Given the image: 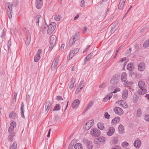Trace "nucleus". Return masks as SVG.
Segmentation results:
<instances>
[{
	"mask_svg": "<svg viewBox=\"0 0 149 149\" xmlns=\"http://www.w3.org/2000/svg\"><path fill=\"white\" fill-rule=\"evenodd\" d=\"M14 128L9 127V128L8 129V132L9 133H10V134H14V133H13V132L14 131Z\"/></svg>",
	"mask_w": 149,
	"mask_h": 149,
	"instance_id": "obj_50",
	"label": "nucleus"
},
{
	"mask_svg": "<svg viewBox=\"0 0 149 149\" xmlns=\"http://www.w3.org/2000/svg\"><path fill=\"white\" fill-rule=\"evenodd\" d=\"M118 81L119 77L117 75H115L113 76L110 81L111 84H117Z\"/></svg>",
	"mask_w": 149,
	"mask_h": 149,
	"instance_id": "obj_5",
	"label": "nucleus"
},
{
	"mask_svg": "<svg viewBox=\"0 0 149 149\" xmlns=\"http://www.w3.org/2000/svg\"><path fill=\"white\" fill-rule=\"evenodd\" d=\"M42 50L41 49H38L37 54L34 57V61L37 62L40 58V55L42 53Z\"/></svg>",
	"mask_w": 149,
	"mask_h": 149,
	"instance_id": "obj_7",
	"label": "nucleus"
},
{
	"mask_svg": "<svg viewBox=\"0 0 149 149\" xmlns=\"http://www.w3.org/2000/svg\"><path fill=\"white\" fill-rule=\"evenodd\" d=\"M145 64L143 62L139 63L138 65V70L140 71H142L145 69Z\"/></svg>",
	"mask_w": 149,
	"mask_h": 149,
	"instance_id": "obj_13",
	"label": "nucleus"
},
{
	"mask_svg": "<svg viewBox=\"0 0 149 149\" xmlns=\"http://www.w3.org/2000/svg\"><path fill=\"white\" fill-rule=\"evenodd\" d=\"M120 105L124 108H126L127 107V105L125 102L123 100H120L119 101Z\"/></svg>",
	"mask_w": 149,
	"mask_h": 149,
	"instance_id": "obj_26",
	"label": "nucleus"
},
{
	"mask_svg": "<svg viewBox=\"0 0 149 149\" xmlns=\"http://www.w3.org/2000/svg\"><path fill=\"white\" fill-rule=\"evenodd\" d=\"M97 126L98 128L101 130H103L104 128V124L101 123H98L97 125Z\"/></svg>",
	"mask_w": 149,
	"mask_h": 149,
	"instance_id": "obj_31",
	"label": "nucleus"
},
{
	"mask_svg": "<svg viewBox=\"0 0 149 149\" xmlns=\"http://www.w3.org/2000/svg\"><path fill=\"white\" fill-rule=\"evenodd\" d=\"M84 141L86 143L87 147L92 144V142L89 141L88 139H84Z\"/></svg>",
	"mask_w": 149,
	"mask_h": 149,
	"instance_id": "obj_46",
	"label": "nucleus"
},
{
	"mask_svg": "<svg viewBox=\"0 0 149 149\" xmlns=\"http://www.w3.org/2000/svg\"><path fill=\"white\" fill-rule=\"evenodd\" d=\"M128 96V90L125 89L123 92L122 97L123 99L126 100Z\"/></svg>",
	"mask_w": 149,
	"mask_h": 149,
	"instance_id": "obj_18",
	"label": "nucleus"
},
{
	"mask_svg": "<svg viewBox=\"0 0 149 149\" xmlns=\"http://www.w3.org/2000/svg\"><path fill=\"white\" fill-rule=\"evenodd\" d=\"M80 103L79 100L78 99H76L74 101L72 104L73 108H77L79 106Z\"/></svg>",
	"mask_w": 149,
	"mask_h": 149,
	"instance_id": "obj_12",
	"label": "nucleus"
},
{
	"mask_svg": "<svg viewBox=\"0 0 149 149\" xmlns=\"http://www.w3.org/2000/svg\"><path fill=\"white\" fill-rule=\"evenodd\" d=\"M113 141L114 144H116L118 142V139L117 137H115L113 138Z\"/></svg>",
	"mask_w": 149,
	"mask_h": 149,
	"instance_id": "obj_53",
	"label": "nucleus"
},
{
	"mask_svg": "<svg viewBox=\"0 0 149 149\" xmlns=\"http://www.w3.org/2000/svg\"><path fill=\"white\" fill-rule=\"evenodd\" d=\"M61 107L60 105L58 104H56L53 110V111H59L60 110Z\"/></svg>",
	"mask_w": 149,
	"mask_h": 149,
	"instance_id": "obj_32",
	"label": "nucleus"
},
{
	"mask_svg": "<svg viewBox=\"0 0 149 149\" xmlns=\"http://www.w3.org/2000/svg\"><path fill=\"white\" fill-rule=\"evenodd\" d=\"M16 122H13L11 123L10 127L14 129V128L16 127Z\"/></svg>",
	"mask_w": 149,
	"mask_h": 149,
	"instance_id": "obj_45",
	"label": "nucleus"
},
{
	"mask_svg": "<svg viewBox=\"0 0 149 149\" xmlns=\"http://www.w3.org/2000/svg\"><path fill=\"white\" fill-rule=\"evenodd\" d=\"M56 26V24L54 22H52L49 24L48 27L49 28L54 30Z\"/></svg>",
	"mask_w": 149,
	"mask_h": 149,
	"instance_id": "obj_22",
	"label": "nucleus"
},
{
	"mask_svg": "<svg viewBox=\"0 0 149 149\" xmlns=\"http://www.w3.org/2000/svg\"><path fill=\"white\" fill-rule=\"evenodd\" d=\"M54 31V30L49 28V27H48L47 29V33L48 34L50 35Z\"/></svg>",
	"mask_w": 149,
	"mask_h": 149,
	"instance_id": "obj_48",
	"label": "nucleus"
},
{
	"mask_svg": "<svg viewBox=\"0 0 149 149\" xmlns=\"http://www.w3.org/2000/svg\"><path fill=\"white\" fill-rule=\"evenodd\" d=\"M11 42L10 40H9L8 41V50H9V49H10V46L11 45Z\"/></svg>",
	"mask_w": 149,
	"mask_h": 149,
	"instance_id": "obj_61",
	"label": "nucleus"
},
{
	"mask_svg": "<svg viewBox=\"0 0 149 149\" xmlns=\"http://www.w3.org/2000/svg\"><path fill=\"white\" fill-rule=\"evenodd\" d=\"M31 37V36L29 32H28V33L27 34V36L25 40V44L27 45H29L30 43Z\"/></svg>",
	"mask_w": 149,
	"mask_h": 149,
	"instance_id": "obj_17",
	"label": "nucleus"
},
{
	"mask_svg": "<svg viewBox=\"0 0 149 149\" xmlns=\"http://www.w3.org/2000/svg\"><path fill=\"white\" fill-rule=\"evenodd\" d=\"M134 69V67L132 63H130L127 65V69L129 71H132Z\"/></svg>",
	"mask_w": 149,
	"mask_h": 149,
	"instance_id": "obj_24",
	"label": "nucleus"
},
{
	"mask_svg": "<svg viewBox=\"0 0 149 149\" xmlns=\"http://www.w3.org/2000/svg\"><path fill=\"white\" fill-rule=\"evenodd\" d=\"M24 104L23 102H22L20 110H21V114L22 117L24 118Z\"/></svg>",
	"mask_w": 149,
	"mask_h": 149,
	"instance_id": "obj_23",
	"label": "nucleus"
},
{
	"mask_svg": "<svg viewBox=\"0 0 149 149\" xmlns=\"http://www.w3.org/2000/svg\"><path fill=\"white\" fill-rule=\"evenodd\" d=\"M126 0H120L118 5V9L119 10H121L124 6Z\"/></svg>",
	"mask_w": 149,
	"mask_h": 149,
	"instance_id": "obj_15",
	"label": "nucleus"
},
{
	"mask_svg": "<svg viewBox=\"0 0 149 149\" xmlns=\"http://www.w3.org/2000/svg\"><path fill=\"white\" fill-rule=\"evenodd\" d=\"M118 130L120 133L122 134L124 132V128L123 126L121 124L119 125L118 127Z\"/></svg>",
	"mask_w": 149,
	"mask_h": 149,
	"instance_id": "obj_21",
	"label": "nucleus"
},
{
	"mask_svg": "<svg viewBox=\"0 0 149 149\" xmlns=\"http://www.w3.org/2000/svg\"><path fill=\"white\" fill-rule=\"evenodd\" d=\"M93 53H91L87 56L85 58V63H86L87 61H88L89 59L93 55Z\"/></svg>",
	"mask_w": 149,
	"mask_h": 149,
	"instance_id": "obj_30",
	"label": "nucleus"
},
{
	"mask_svg": "<svg viewBox=\"0 0 149 149\" xmlns=\"http://www.w3.org/2000/svg\"><path fill=\"white\" fill-rule=\"evenodd\" d=\"M113 111L115 112L116 114L119 115H121L123 113V110L121 108L119 107H117L114 108Z\"/></svg>",
	"mask_w": 149,
	"mask_h": 149,
	"instance_id": "obj_8",
	"label": "nucleus"
},
{
	"mask_svg": "<svg viewBox=\"0 0 149 149\" xmlns=\"http://www.w3.org/2000/svg\"><path fill=\"white\" fill-rule=\"evenodd\" d=\"M139 89L138 93L140 95H143L146 93V86L144 82L142 81H139L138 83Z\"/></svg>",
	"mask_w": 149,
	"mask_h": 149,
	"instance_id": "obj_1",
	"label": "nucleus"
},
{
	"mask_svg": "<svg viewBox=\"0 0 149 149\" xmlns=\"http://www.w3.org/2000/svg\"><path fill=\"white\" fill-rule=\"evenodd\" d=\"M17 148V144L16 141H15L12 145L10 149H16Z\"/></svg>",
	"mask_w": 149,
	"mask_h": 149,
	"instance_id": "obj_34",
	"label": "nucleus"
},
{
	"mask_svg": "<svg viewBox=\"0 0 149 149\" xmlns=\"http://www.w3.org/2000/svg\"><path fill=\"white\" fill-rule=\"evenodd\" d=\"M91 127H90V125H88V124L86 123L83 128L84 130L86 131L89 130Z\"/></svg>",
	"mask_w": 149,
	"mask_h": 149,
	"instance_id": "obj_41",
	"label": "nucleus"
},
{
	"mask_svg": "<svg viewBox=\"0 0 149 149\" xmlns=\"http://www.w3.org/2000/svg\"><path fill=\"white\" fill-rule=\"evenodd\" d=\"M108 132L107 133V135L109 136H112L115 132V129L113 127H110L108 129Z\"/></svg>",
	"mask_w": 149,
	"mask_h": 149,
	"instance_id": "obj_9",
	"label": "nucleus"
},
{
	"mask_svg": "<svg viewBox=\"0 0 149 149\" xmlns=\"http://www.w3.org/2000/svg\"><path fill=\"white\" fill-rule=\"evenodd\" d=\"M6 4L7 5H8V8L9 9L10 11L9 12H10L11 11H12V6L13 5L10 2H8L7 3H6Z\"/></svg>",
	"mask_w": 149,
	"mask_h": 149,
	"instance_id": "obj_38",
	"label": "nucleus"
},
{
	"mask_svg": "<svg viewBox=\"0 0 149 149\" xmlns=\"http://www.w3.org/2000/svg\"><path fill=\"white\" fill-rule=\"evenodd\" d=\"M11 134L8 137V139L10 141H12L13 140V137L14 136V134Z\"/></svg>",
	"mask_w": 149,
	"mask_h": 149,
	"instance_id": "obj_57",
	"label": "nucleus"
},
{
	"mask_svg": "<svg viewBox=\"0 0 149 149\" xmlns=\"http://www.w3.org/2000/svg\"><path fill=\"white\" fill-rule=\"evenodd\" d=\"M36 6L38 9H40L42 6L43 2L42 0H36Z\"/></svg>",
	"mask_w": 149,
	"mask_h": 149,
	"instance_id": "obj_10",
	"label": "nucleus"
},
{
	"mask_svg": "<svg viewBox=\"0 0 149 149\" xmlns=\"http://www.w3.org/2000/svg\"><path fill=\"white\" fill-rule=\"evenodd\" d=\"M111 149H120V147L118 146H114Z\"/></svg>",
	"mask_w": 149,
	"mask_h": 149,
	"instance_id": "obj_59",
	"label": "nucleus"
},
{
	"mask_svg": "<svg viewBox=\"0 0 149 149\" xmlns=\"http://www.w3.org/2000/svg\"><path fill=\"white\" fill-rule=\"evenodd\" d=\"M59 61V59L58 57L55 58L51 65V69L52 68H55L57 65L58 61Z\"/></svg>",
	"mask_w": 149,
	"mask_h": 149,
	"instance_id": "obj_14",
	"label": "nucleus"
},
{
	"mask_svg": "<svg viewBox=\"0 0 149 149\" xmlns=\"http://www.w3.org/2000/svg\"><path fill=\"white\" fill-rule=\"evenodd\" d=\"M141 143V141L140 140L137 139L136 140L134 141V145L136 148H138L140 147Z\"/></svg>",
	"mask_w": 149,
	"mask_h": 149,
	"instance_id": "obj_11",
	"label": "nucleus"
},
{
	"mask_svg": "<svg viewBox=\"0 0 149 149\" xmlns=\"http://www.w3.org/2000/svg\"><path fill=\"white\" fill-rule=\"evenodd\" d=\"M65 47V45L64 44H62L60 48V50L61 51H62L63 50L64 48Z\"/></svg>",
	"mask_w": 149,
	"mask_h": 149,
	"instance_id": "obj_64",
	"label": "nucleus"
},
{
	"mask_svg": "<svg viewBox=\"0 0 149 149\" xmlns=\"http://www.w3.org/2000/svg\"><path fill=\"white\" fill-rule=\"evenodd\" d=\"M131 50L132 48H130L129 50H127L125 52L126 55H129L131 53Z\"/></svg>",
	"mask_w": 149,
	"mask_h": 149,
	"instance_id": "obj_51",
	"label": "nucleus"
},
{
	"mask_svg": "<svg viewBox=\"0 0 149 149\" xmlns=\"http://www.w3.org/2000/svg\"><path fill=\"white\" fill-rule=\"evenodd\" d=\"M145 120L147 121H149V115H148L145 116Z\"/></svg>",
	"mask_w": 149,
	"mask_h": 149,
	"instance_id": "obj_63",
	"label": "nucleus"
},
{
	"mask_svg": "<svg viewBox=\"0 0 149 149\" xmlns=\"http://www.w3.org/2000/svg\"><path fill=\"white\" fill-rule=\"evenodd\" d=\"M61 18V16L59 15H56L54 16V19L57 21L60 20Z\"/></svg>",
	"mask_w": 149,
	"mask_h": 149,
	"instance_id": "obj_40",
	"label": "nucleus"
},
{
	"mask_svg": "<svg viewBox=\"0 0 149 149\" xmlns=\"http://www.w3.org/2000/svg\"><path fill=\"white\" fill-rule=\"evenodd\" d=\"M56 40V37L55 35H52L50 37V44L49 49L51 51L54 45Z\"/></svg>",
	"mask_w": 149,
	"mask_h": 149,
	"instance_id": "obj_3",
	"label": "nucleus"
},
{
	"mask_svg": "<svg viewBox=\"0 0 149 149\" xmlns=\"http://www.w3.org/2000/svg\"><path fill=\"white\" fill-rule=\"evenodd\" d=\"M82 89V88L80 89V88H79V86H78L75 92V93L76 94H78L80 91Z\"/></svg>",
	"mask_w": 149,
	"mask_h": 149,
	"instance_id": "obj_60",
	"label": "nucleus"
},
{
	"mask_svg": "<svg viewBox=\"0 0 149 149\" xmlns=\"http://www.w3.org/2000/svg\"><path fill=\"white\" fill-rule=\"evenodd\" d=\"M79 50V49L78 48H77L75 49L74 50H72L70 52L69 54V60H70L77 53Z\"/></svg>",
	"mask_w": 149,
	"mask_h": 149,
	"instance_id": "obj_6",
	"label": "nucleus"
},
{
	"mask_svg": "<svg viewBox=\"0 0 149 149\" xmlns=\"http://www.w3.org/2000/svg\"><path fill=\"white\" fill-rule=\"evenodd\" d=\"M106 85L105 83H103L101 84L99 86V87L100 88H104Z\"/></svg>",
	"mask_w": 149,
	"mask_h": 149,
	"instance_id": "obj_54",
	"label": "nucleus"
},
{
	"mask_svg": "<svg viewBox=\"0 0 149 149\" xmlns=\"http://www.w3.org/2000/svg\"><path fill=\"white\" fill-rule=\"evenodd\" d=\"M123 45H122L120 46L118 49L117 50H116V54H115V56L113 57L114 58H115L116 57L118 53V52L119 51L120 49L121 48V47H122Z\"/></svg>",
	"mask_w": 149,
	"mask_h": 149,
	"instance_id": "obj_49",
	"label": "nucleus"
},
{
	"mask_svg": "<svg viewBox=\"0 0 149 149\" xmlns=\"http://www.w3.org/2000/svg\"><path fill=\"white\" fill-rule=\"evenodd\" d=\"M121 79L123 81L125 82L127 78V74L125 72H123L121 76Z\"/></svg>",
	"mask_w": 149,
	"mask_h": 149,
	"instance_id": "obj_19",
	"label": "nucleus"
},
{
	"mask_svg": "<svg viewBox=\"0 0 149 149\" xmlns=\"http://www.w3.org/2000/svg\"><path fill=\"white\" fill-rule=\"evenodd\" d=\"M93 104V102H90L88 104V105L85 107V111H87L88 110L90 107H92Z\"/></svg>",
	"mask_w": 149,
	"mask_h": 149,
	"instance_id": "obj_27",
	"label": "nucleus"
},
{
	"mask_svg": "<svg viewBox=\"0 0 149 149\" xmlns=\"http://www.w3.org/2000/svg\"><path fill=\"white\" fill-rule=\"evenodd\" d=\"M120 118L119 117H116L112 120L111 124L116 125L120 121Z\"/></svg>",
	"mask_w": 149,
	"mask_h": 149,
	"instance_id": "obj_16",
	"label": "nucleus"
},
{
	"mask_svg": "<svg viewBox=\"0 0 149 149\" xmlns=\"http://www.w3.org/2000/svg\"><path fill=\"white\" fill-rule=\"evenodd\" d=\"M56 99L59 101L61 100H63V98L62 97L60 96H58L56 97Z\"/></svg>",
	"mask_w": 149,
	"mask_h": 149,
	"instance_id": "obj_62",
	"label": "nucleus"
},
{
	"mask_svg": "<svg viewBox=\"0 0 149 149\" xmlns=\"http://www.w3.org/2000/svg\"><path fill=\"white\" fill-rule=\"evenodd\" d=\"M143 47L145 48L149 47V39L145 41L143 45Z\"/></svg>",
	"mask_w": 149,
	"mask_h": 149,
	"instance_id": "obj_35",
	"label": "nucleus"
},
{
	"mask_svg": "<svg viewBox=\"0 0 149 149\" xmlns=\"http://www.w3.org/2000/svg\"><path fill=\"white\" fill-rule=\"evenodd\" d=\"M142 111L140 108H139L137 110L136 116L138 117H140L142 115Z\"/></svg>",
	"mask_w": 149,
	"mask_h": 149,
	"instance_id": "obj_39",
	"label": "nucleus"
},
{
	"mask_svg": "<svg viewBox=\"0 0 149 149\" xmlns=\"http://www.w3.org/2000/svg\"><path fill=\"white\" fill-rule=\"evenodd\" d=\"M41 18V16L40 15H38L35 17L36 19V25L37 26L39 25V20Z\"/></svg>",
	"mask_w": 149,
	"mask_h": 149,
	"instance_id": "obj_28",
	"label": "nucleus"
},
{
	"mask_svg": "<svg viewBox=\"0 0 149 149\" xmlns=\"http://www.w3.org/2000/svg\"><path fill=\"white\" fill-rule=\"evenodd\" d=\"M75 149H82V147L81 144L78 143L76 144L74 146Z\"/></svg>",
	"mask_w": 149,
	"mask_h": 149,
	"instance_id": "obj_33",
	"label": "nucleus"
},
{
	"mask_svg": "<svg viewBox=\"0 0 149 149\" xmlns=\"http://www.w3.org/2000/svg\"><path fill=\"white\" fill-rule=\"evenodd\" d=\"M16 116V113L13 111H12L9 114V116L11 119L14 118Z\"/></svg>",
	"mask_w": 149,
	"mask_h": 149,
	"instance_id": "obj_29",
	"label": "nucleus"
},
{
	"mask_svg": "<svg viewBox=\"0 0 149 149\" xmlns=\"http://www.w3.org/2000/svg\"><path fill=\"white\" fill-rule=\"evenodd\" d=\"M12 11H11L10 12H8L7 13L8 17H9L10 19L12 18Z\"/></svg>",
	"mask_w": 149,
	"mask_h": 149,
	"instance_id": "obj_55",
	"label": "nucleus"
},
{
	"mask_svg": "<svg viewBox=\"0 0 149 149\" xmlns=\"http://www.w3.org/2000/svg\"><path fill=\"white\" fill-rule=\"evenodd\" d=\"M79 33L78 32H76L75 35L72 36L69 42L68 46L69 47H71L76 41L79 39Z\"/></svg>",
	"mask_w": 149,
	"mask_h": 149,
	"instance_id": "obj_2",
	"label": "nucleus"
},
{
	"mask_svg": "<svg viewBox=\"0 0 149 149\" xmlns=\"http://www.w3.org/2000/svg\"><path fill=\"white\" fill-rule=\"evenodd\" d=\"M75 141L74 140H72L69 144L68 149H72L74 144Z\"/></svg>",
	"mask_w": 149,
	"mask_h": 149,
	"instance_id": "obj_36",
	"label": "nucleus"
},
{
	"mask_svg": "<svg viewBox=\"0 0 149 149\" xmlns=\"http://www.w3.org/2000/svg\"><path fill=\"white\" fill-rule=\"evenodd\" d=\"M133 97V102L134 103H136L137 102L139 98L138 96L136 95H134Z\"/></svg>",
	"mask_w": 149,
	"mask_h": 149,
	"instance_id": "obj_37",
	"label": "nucleus"
},
{
	"mask_svg": "<svg viewBox=\"0 0 149 149\" xmlns=\"http://www.w3.org/2000/svg\"><path fill=\"white\" fill-rule=\"evenodd\" d=\"M94 120H91L88 121L87 123L88 124V125H90V127H91L94 124Z\"/></svg>",
	"mask_w": 149,
	"mask_h": 149,
	"instance_id": "obj_44",
	"label": "nucleus"
},
{
	"mask_svg": "<svg viewBox=\"0 0 149 149\" xmlns=\"http://www.w3.org/2000/svg\"><path fill=\"white\" fill-rule=\"evenodd\" d=\"M112 96V93H110L108 95H107V96L105 97H106L107 98V99H108V100H109L111 99Z\"/></svg>",
	"mask_w": 149,
	"mask_h": 149,
	"instance_id": "obj_58",
	"label": "nucleus"
},
{
	"mask_svg": "<svg viewBox=\"0 0 149 149\" xmlns=\"http://www.w3.org/2000/svg\"><path fill=\"white\" fill-rule=\"evenodd\" d=\"M80 5L83 7L85 6V1L84 0H82L81 1L80 3Z\"/></svg>",
	"mask_w": 149,
	"mask_h": 149,
	"instance_id": "obj_52",
	"label": "nucleus"
},
{
	"mask_svg": "<svg viewBox=\"0 0 149 149\" xmlns=\"http://www.w3.org/2000/svg\"><path fill=\"white\" fill-rule=\"evenodd\" d=\"M104 116L106 118L109 119L110 118V115L107 112H106L104 114Z\"/></svg>",
	"mask_w": 149,
	"mask_h": 149,
	"instance_id": "obj_56",
	"label": "nucleus"
},
{
	"mask_svg": "<svg viewBox=\"0 0 149 149\" xmlns=\"http://www.w3.org/2000/svg\"><path fill=\"white\" fill-rule=\"evenodd\" d=\"M129 143L125 141L123 142L122 143V146L123 147H125L128 146Z\"/></svg>",
	"mask_w": 149,
	"mask_h": 149,
	"instance_id": "obj_47",
	"label": "nucleus"
},
{
	"mask_svg": "<svg viewBox=\"0 0 149 149\" xmlns=\"http://www.w3.org/2000/svg\"><path fill=\"white\" fill-rule=\"evenodd\" d=\"M105 140V137L102 136L100 137L98 139H95L94 140V142L95 143L96 141H98L100 142H104Z\"/></svg>",
	"mask_w": 149,
	"mask_h": 149,
	"instance_id": "obj_25",
	"label": "nucleus"
},
{
	"mask_svg": "<svg viewBox=\"0 0 149 149\" xmlns=\"http://www.w3.org/2000/svg\"><path fill=\"white\" fill-rule=\"evenodd\" d=\"M84 81L82 80L79 83L78 86L79 88H82L84 87Z\"/></svg>",
	"mask_w": 149,
	"mask_h": 149,
	"instance_id": "obj_42",
	"label": "nucleus"
},
{
	"mask_svg": "<svg viewBox=\"0 0 149 149\" xmlns=\"http://www.w3.org/2000/svg\"><path fill=\"white\" fill-rule=\"evenodd\" d=\"M51 104L49 101H47L45 105V110L47 112L49 111L51 107Z\"/></svg>",
	"mask_w": 149,
	"mask_h": 149,
	"instance_id": "obj_20",
	"label": "nucleus"
},
{
	"mask_svg": "<svg viewBox=\"0 0 149 149\" xmlns=\"http://www.w3.org/2000/svg\"><path fill=\"white\" fill-rule=\"evenodd\" d=\"M132 82L127 81L126 82H125L124 84L125 86L127 87L129 85H132Z\"/></svg>",
	"mask_w": 149,
	"mask_h": 149,
	"instance_id": "obj_43",
	"label": "nucleus"
},
{
	"mask_svg": "<svg viewBox=\"0 0 149 149\" xmlns=\"http://www.w3.org/2000/svg\"><path fill=\"white\" fill-rule=\"evenodd\" d=\"M100 131L96 128H93L91 129L90 134L95 137H98L100 135Z\"/></svg>",
	"mask_w": 149,
	"mask_h": 149,
	"instance_id": "obj_4",
	"label": "nucleus"
}]
</instances>
